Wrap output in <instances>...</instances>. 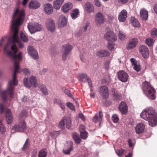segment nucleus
<instances>
[{
  "label": "nucleus",
  "mask_w": 157,
  "mask_h": 157,
  "mask_svg": "<svg viewBox=\"0 0 157 157\" xmlns=\"http://www.w3.org/2000/svg\"><path fill=\"white\" fill-rule=\"evenodd\" d=\"M96 54L97 56L101 57L108 56L110 55L109 52L105 50H100L97 51Z\"/></svg>",
  "instance_id": "28"
},
{
  "label": "nucleus",
  "mask_w": 157,
  "mask_h": 157,
  "mask_svg": "<svg viewBox=\"0 0 157 157\" xmlns=\"http://www.w3.org/2000/svg\"><path fill=\"white\" fill-rule=\"evenodd\" d=\"M142 85L144 92L147 97L151 99L154 100L155 98V91L150 83L146 81L143 83Z\"/></svg>",
  "instance_id": "4"
},
{
  "label": "nucleus",
  "mask_w": 157,
  "mask_h": 157,
  "mask_svg": "<svg viewBox=\"0 0 157 157\" xmlns=\"http://www.w3.org/2000/svg\"><path fill=\"white\" fill-rule=\"evenodd\" d=\"M94 2L96 5L98 7H100L101 4L99 0H94Z\"/></svg>",
  "instance_id": "60"
},
{
  "label": "nucleus",
  "mask_w": 157,
  "mask_h": 157,
  "mask_svg": "<svg viewBox=\"0 0 157 157\" xmlns=\"http://www.w3.org/2000/svg\"><path fill=\"white\" fill-rule=\"evenodd\" d=\"M47 152L44 149H42L40 151L38 154V157H46Z\"/></svg>",
  "instance_id": "38"
},
{
  "label": "nucleus",
  "mask_w": 157,
  "mask_h": 157,
  "mask_svg": "<svg viewBox=\"0 0 157 157\" xmlns=\"http://www.w3.org/2000/svg\"><path fill=\"white\" fill-rule=\"evenodd\" d=\"M105 39L108 42H114L117 39V37L114 33L111 31L107 32L104 35Z\"/></svg>",
  "instance_id": "8"
},
{
  "label": "nucleus",
  "mask_w": 157,
  "mask_h": 157,
  "mask_svg": "<svg viewBox=\"0 0 157 157\" xmlns=\"http://www.w3.org/2000/svg\"><path fill=\"white\" fill-rule=\"evenodd\" d=\"M86 10L88 13L94 12V8L93 5L89 2H86L85 4Z\"/></svg>",
  "instance_id": "27"
},
{
  "label": "nucleus",
  "mask_w": 157,
  "mask_h": 157,
  "mask_svg": "<svg viewBox=\"0 0 157 157\" xmlns=\"http://www.w3.org/2000/svg\"><path fill=\"white\" fill-rule=\"evenodd\" d=\"M118 1L119 3L123 4L127 3L128 2V0H118Z\"/></svg>",
  "instance_id": "62"
},
{
  "label": "nucleus",
  "mask_w": 157,
  "mask_h": 157,
  "mask_svg": "<svg viewBox=\"0 0 157 157\" xmlns=\"http://www.w3.org/2000/svg\"><path fill=\"white\" fill-rule=\"evenodd\" d=\"M139 51L143 56L147 58L148 56L149 52L148 48L145 45H142L139 48Z\"/></svg>",
  "instance_id": "13"
},
{
  "label": "nucleus",
  "mask_w": 157,
  "mask_h": 157,
  "mask_svg": "<svg viewBox=\"0 0 157 157\" xmlns=\"http://www.w3.org/2000/svg\"><path fill=\"white\" fill-rule=\"evenodd\" d=\"M80 58L81 60L83 62H85L86 59L85 57L83 55H81L80 56Z\"/></svg>",
  "instance_id": "63"
},
{
  "label": "nucleus",
  "mask_w": 157,
  "mask_h": 157,
  "mask_svg": "<svg viewBox=\"0 0 157 157\" xmlns=\"http://www.w3.org/2000/svg\"><path fill=\"white\" fill-rule=\"evenodd\" d=\"M140 14L143 20H147L148 17V12L145 9L143 8L140 10Z\"/></svg>",
  "instance_id": "22"
},
{
  "label": "nucleus",
  "mask_w": 157,
  "mask_h": 157,
  "mask_svg": "<svg viewBox=\"0 0 157 157\" xmlns=\"http://www.w3.org/2000/svg\"><path fill=\"white\" fill-rule=\"evenodd\" d=\"M131 22L132 25L135 27H140V24L138 20L134 17H132L131 19Z\"/></svg>",
  "instance_id": "32"
},
{
  "label": "nucleus",
  "mask_w": 157,
  "mask_h": 157,
  "mask_svg": "<svg viewBox=\"0 0 157 157\" xmlns=\"http://www.w3.org/2000/svg\"><path fill=\"white\" fill-rule=\"evenodd\" d=\"M5 128L2 121H0V132L2 133H4L5 132Z\"/></svg>",
  "instance_id": "45"
},
{
  "label": "nucleus",
  "mask_w": 157,
  "mask_h": 157,
  "mask_svg": "<svg viewBox=\"0 0 157 157\" xmlns=\"http://www.w3.org/2000/svg\"><path fill=\"white\" fill-rule=\"evenodd\" d=\"M113 96V99L116 101H118L121 98V96L115 90L112 91Z\"/></svg>",
  "instance_id": "31"
},
{
  "label": "nucleus",
  "mask_w": 157,
  "mask_h": 157,
  "mask_svg": "<svg viewBox=\"0 0 157 157\" xmlns=\"http://www.w3.org/2000/svg\"><path fill=\"white\" fill-rule=\"evenodd\" d=\"M72 6L73 5L71 3H67L63 6L62 9L64 12L67 13L72 8Z\"/></svg>",
  "instance_id": "26"
},
{
  "label": "nucleus",
  "mask_w": 157,
  "mask_h": 157,
  "mask_svg": "<svg viewBox=\"0 0 157 157\" xmlns=\"http://www.w3.org/2000/svg\"><path fill=\"white\" fill-rule=\"evenodd\" d=\"M28 29L31 33L40 31L42 29V26L37 23H29L28 25Z\"/></svg>",
  "instance_id": "6"
},
{
  "label": "nucleus",
  "mask_w": 157,
  "mask_h": 157,
  "mask_svg": "<svg viewBox=\"0 0 157 157\" xmlns=\"http://www.w3.org/2000/svg\"><path fill=\"white\" fill-rule=\"evenodd\" d=\"M66 105L70 109L73 110L75 109V108L74 105L72 103L70 102H68L67 103Z\"/></svg>",
  "instance_id": "46"
},
{
  "label": "nucleus",
  "mask_w": 157,
  "mask_h": 157,
  "mask_svg": "<svg viewBox=\"0 0 157 157\" xmlns=\"http://www.w3.org/2000/svg\"><path fill=\"white\" fill-rule=\"evenodd\" d=\"M17 72H16L15 74V78L16 80V84H14V82L13 80V77L14 74L13 75L12 80L10 81L8 84L7 88L6 90L2 91L1 93V98L4 102L7 101L8 100V96L9 95H10V98H13L15 96V95L13 93V90L14 89V85H17V78L16 77V74Z\"/></svg>",
  "instance_id": "3"
},
{
  "label": "nucleus",
  "mask_w": 157,
  "mask_h": 157,
  "mask_svg": "<svg viewBox=\"0 0 157 157\" xmlns=\"http://www.w3.org/2000/svg\"><path fill=\"white\" fill-rule=\"evenodd\" d=\"M112 120L115 123L118 122L119 121V118L117 115H114L112 116Z\"/></svg>",
  "instance_id": "50"
},
{
  "label": "nucleus",
  "mask_w": 157,
  "mask_h": 157,
  "mask_svg": "<svg viewBox=\"0 0 157 157\" xmlns=\"http://www.w3.org/2000/svg\"><path fill=\"white\" fill-rule=\"evenodd\" d=\"M79 79L83 82H85L89 79L86 74H81L79 75Z\"/></svg>",
  "instance_id": "36"
},
{
  "label": "nucleus",
  "mask_w": 157,
  "mask_h": 157,
  "mask_svg": "<svg viewBox=\"0 0 157 157\" xmlns=\"http://www.w3.org/2000/svg\"><path fill=\"white\" fill-rule=\"evenodd\" d=\"M118 79L123 82H125L128 81V74L123 71H121L117 73Z\"/></svg>",
  "instance_id": "10"
},
{
  "label": "nucleus",
  "mask_w": 157,
  "mask_h": 157,
  "mask_svg": "<svg viewBox=\"0 0 157 157\" xmlns=\"http://www.w3.org/2000/svg\"><path fill=\"white\" fill-rule=\"evenodd\" d=\"M40 4L36 0H31L28 5L29 8L31 9H36L40 7Z\"/></svg>",
  "instance_id": "12"
},
{
  "label": "nucleus",
  "mask_w": 157,
  "mask_h": 157,
  "mask_svg": "<svg viewBox=\"0 0 157 157\" xmlns=\"http://www.w3.org/2000/svg\"><path fill=\"white\" fill-rule=\"evenodd\" d=\"M124 150L122 149H121L119 150L117 152H116L117 155L119 156H121L124 153Z\"/></svg>",
  "instance_id": "52"
},
{
  "label": "nucleus",
  "mask_w": 157,
  "mask_h": 157,
  "mask_svg": "<svg viewBox=\"0 0 157 157\" xmlns=\"http://www.w3.org/2000/svg\"><path fill=\"white\" fill-rule=\"evenodd\" d=\"M99 92L103 98H106L108 97V89L106 86H101L99 89Z\"/></svg>",
  "instance_id": "16"
},
{
  "label": "nucleus",
  "mask_w": 157,
  "mask_h": 157,
  "mask_svg": "<svg viewBox=\"0 0 157 157\" xmlns=\"http://www.w3.org/2000/svg\"><path fill=\"white\" fill-rule=\"evenodd\" d=\"M110 63V61L109 60H107L104 63V66L106 69L109 68Z\"/></svg>",
  "instance_id": "51"
},
{
  "label": "nucleus",
  "mask_w": 157,
  "mask_h": 157,
  "mask_svg": "<svg viewBox=\"0 0 157 157\" xmlns=\"http://www.w3.org/2000/svg\"><path fill=\"white\" fill-rule=\"evenodd\" d=\"M67 21L66 17L63 15L60 16L58 21L59 26L61 27H63L67 25Z\"/></svg>",
  "instance_id": "23"
},
{
  "label": "nucleus",
  "mask_w": 157,
  "mask_h": 157,
  "mask_svg": "<svg viewBox=\"0 0 157 157\" xmlns=\"http://www.w3.org/2000/svg\"><path fill=\"white\" fill-rule=\"evenodd\" d=\"M36 150H34L33 151L31 154V157H36Z\"/></svg>",
  "instance_id": "64"
},
{
  "label": "nucleus",
  "mask_w": 157,
  "mask_h": 157,
  "mask_svg": "<svg viewBox=\"0 0 157 157\" xmlns=\"http://www.w3.org/2000/svg\"><path fill=\"white\" fill-rule=\"evenodd\" d=\"M59 127L61 129H64L65 128V123L63 118L59 122Z\"/></svg>",
  "instance_id": "42"
},
{
  "label": "nucleus",
  "mask_w": 157,
  "mask_h": 157,
  "mask_svg": "<svg viewBox=\"0 0 157 157\" xmlns=\"http://www.w3.org/2000/svg\"><path fill=\"white\" fill-rule=\"evenodd\" d=\"M154 40L151 38H149L146 40L145 42L146 44L149 46H151L153 44Z\"/></svg>",
  "instance_id": "41"
},
{
  "label": "nucleus",
  "mask_w": 157,
  "mask_h": 157,
  "mask_svg": "<svg viewBox=\"0 0 157 157\" xmlns=\"http://www.w3.org/2000/svg\"><path fill=\"white\" fill-rule=\"evenodd\" d=\"M23 72L25 75H29L30 74V71L26 68H24L23 69Z\"/></svg>",
  "instance_id": "57"
},
{
  "label": "nucleus",
  "mask_w": 157,
  "mask_h": 157,
  "mask_svg": "<svg viewBox=\"0 0 157 157\" xmlns=\"http://www.w3.org/2000/svg\"><path fill=\"white\" fill-rule=\"evenodd\" d=\"M64 1V0H56L53 2L54 8L56 10L59 9L61 6Z\"/></svg>",
  "instance_id": "25"
},
{
  "label": "nucleus",
  "mask_w": 157,
  "mask_h": 157,
  "mask_svg": "<svg viewBox=\"0 0 157 157\" xmlns=\"http://www.w3.org/2000/svg\"><path fill=\"white\" fill-rule=\"evenodd\" d=\"M21 38L22 40L24 42H27L28 40V38L23 33L21 34Z\"/></svg>",
  "instance_id": "44"
},
{
  "label": "nucleus",
  "mask_w": 157,
  "mask_h": 157,
  "mask_svg": "<svg viewBox=\"0 0 157 157\" xmlns=\"http://www.w3.org/2000/svg\"><path fill=\"white\" fill-rule=\"evenodd\" d=\"M72 148V147H71L70 149H68L67 150H63V152L65 154H68L70 153V151H71V149Z\"/></svg>",
  "instance_id": "61"
},
{
  "label": "nucleus",
  "mask_w": 157,
  "mask_h": 157,
  "mask_svg": "<svg viewBox=\"0 0 157 157\" xmlns=\"http://www.w3.org/2000/svg\"><path fill=\"white\" fill-rule=\"evenodd\" d=\"M39 89L42 93L44 95L48 94V92L46 86L44 84L40 85L39 86Z\"/></svg>",
  "instance_id": "29"
},
{
  "label": "nucleus",
  "mask_w": 157,
  "mask_h": 157,
  "mask_svg": "<svg viewBox=\"0 0 157 157\" xmlns=\"http://www.w3.org/2000/svg\"><path fill=\"white\" fill-rule=\"evenodd\" d=\"M27 111L25 110L23 111L20 115V118L22 120L25 119L27 116Z\"/></svg>",
  "instance_id": "43"
},
{
  "label": "nucleus",
  "mask_w": 157,
  "mask_h": 157,
  "mask_svg": "<svg viewBox=\"0 0 157 157\" xmlns=\"http://www.w3.org/2000/svg\"><path fill=\"white\" fill-rule=\"evenodd\" d=\"M72 48V47L69 44H66L63 46V52L69 53Z\"/></svg>",
  "instance_id": "34"
},
{
  "label": "nucleus",
  "mask_w": 157,
  "mask_h": 157,
  "mask_svg": "<svg viewBox=\"0 0 157 157\" xmlns=\"http://www.w3.org/2000/svg\"><path fill=\"white\" fill-rule=\"evenodd\" d=\"M62 90L64 91V93L65 94L67 95L69 97L73 98L70 91L69 89H66L65 87H63L62 88Z\"/></svg>",
  "instance_id": "40"
},
{
  "label": "nucleus",
  "mask_w": 157,
  "mask_h": 157,
  "mask_svg": "<svg viewBox=\"0 0 157 157\" xmlns=\"http://www.w3.org/2000/svg\"><path fill=\"white\" fill-rule=\"evenodd\" d=\"M29 54L33 59H36L38 58V54L37 52L32 46H29L27 48Z\"/></svg>",
  "instance_id": "11"
},
{
  "label": "nucleus",
  "mask_w": 157,
  "mask_h": 157,
  "mask_svg": "<svg viewBox=\"0 0 157 157\" xmlns=\"http://www.w3.org/2000/svg\"><path fill=\"white\" fill-rule=\"evenodd\" d=\"M79 10L76 9L73 11L71 13V16L73 19H75L79 15Z\"/></svg>",
  "instance_id": "37"
},
{
  "label": "nucleus",
  "mask_w": 157,
  "mask_h": 157,
  "mask_svg": "<svg viewBox=\"0 0 157 157\" xmlns=\"http://www.w3.org/2000/svg\"><path fill=\"white\" fill-rule=\"evenodd\" d=\"M103 117L102 113L100 111L98 113H97L93 119V121L95 123H97L98 121L101 120Z\"/></svg>",
  "instance_id": "30"
},
{
  "label": "nucleus",
  "mask_w": 157,
  "mask_h": 157,
  "mask_svg": "<svg viewBox=\"0 0 157 157\" xmlns=\"http://www.w3.org/2000/svg\"><path fill=\"white\" fill-rule=\"evenodd\" d=\"M130 61L132 65L135 66L137 64V61L135 59L133 58H132L130 59Z\"/></svg>",
  "instance_id": "58"
},
{
  "label": "nucleus",
  "mask_w": 157,
  "mask_h": 157,
  "mask_svg": "<svg viewBox=\"0 0 157 157\" xmlns=\"http://www.w3.org/2000/svg\"><path fill=\"white\" fill-rule=\"evenodd\" d=\"M25 13L24 10H19L16 9L14 11L11 20V29L13 31V35L12 37L9 39L6 44L4 49L8 55L14 60V75L13 79L14 84H16V80L15 78V74L18 72L19 69V63L17 59L18 57L20 61L22 59V54L19 52L18 56L16 53L18 51V48L16 44H17L19 47L22 48L23 46L22 43L20 42L18 36V27L21 25L25 18Z\"/></svg>",
  "instance_id": "1"
},
{
  "label": "nucleus",
  "mask_w": 157,
  "mask_h": 157,
  "mask_svg": "<svg viewBox=\"0 0 157 157\" xmlns=\"http://www.w3.org/2000/svg\"><path fill=\"white\" fill-rule=\"evenodd\" d=\"M138 43V40L137 38H133L130 40L127 45V47L128 50L133 48Z\"/></svg>",
  "instance_id": "17"
},
{
  "label": "nucleus",
  "mask_w": 157,
  "mask_h": 157,
  "mask_svg": "<svg viewBox=\"0 0 157 157\" xmlns=\"http://www.w3.org/2000/svg\"><path fill=\"white\" fill-rule=\"evenodd\" d=\"M43 8L44 11L47 14H50L52 13L53 11L52 5L49 3L45 4Z\"/></svg>",
  "instance_id": "18"
},
{
  "label": "nucleus",
  "mask_w": 157,
  "mask_h": 157,
  "mask_svg": "<svg viewBox=\"0 0 157 157\" xmlns=\"http://www.w3.org/2000/svg\"><path fill=\"white\" fill-rule=\"evenodd\" d=\"M26 128V125L25 122L22 121L13 126L11 130V132L13 133L16 132H23Z\"/></svg>",
  "instance_id": "7"
},
{
  "label": "nucleus",
  "mask_w": 157,
  "mask_h": 157,
  "mask_svg": "<svg viewBox=\"0 0 157 157\" xmlns=\"http://www.w3.org/2000/svg\"><path fill=\"white\" fill-rule=\"evenodd\" d=\"M63 118L67 128L69 129L71 125V118L70 117H64Z\"/></svg>",
  "instance_id": "33"
},
{
  "label": "nucleus",
  "mask_w": 157,
  "mask_h": 157,
  "mask_svg": "<svg viewBox=\"0 0 157 157\" xmlns=\"http://www.w3.org/2000/svg\"><path fill=\"white\" fill-rule=\"evenodd\" d=\"M23 82L24 85L26 87L30 88L33 85V86L36 87L38 86L37 82L35 77L31 76L28 80L27 78L25 77L24 79Z\"/></svg>",
  "instance_id": "5"
},
{
  "label": "nucleus",
  "mask_w": 157,
  "mask_h": 157,
  "mask_svg": "<svg viewBox=\"0 0 157 157\" xmlns=\"http://www.w3.org/2000/svg\"><path fill=\"white\" fill-rule=\"evenodd\" d=\"M120 111L123 114H125L127 112V107L126 103L124 102H122L119 107Z\"/></svg>",
  "instance_id": "24"
},
{
  "label": "nucleus",
  "mask_w": 157,
  "mask_h": 157,
  "mask_svg": "<svg viewBox=\"0 0 157 157\" xmlns=\"http://www.w3.org/2000/svg\"><path fill=\"white\" fill-rule=\"evenodd\" d=\"M72 137L77 144H79L81 141V140L79 137V135L76 133L73 134Z\"/></svg>",
  "instance_id": "35"
},
{
  "label": "nucleus",
  "mask_w": 157,
  "mask_h": 157,
  "mask_svg": "<svg viewBox=\"0 0 157 157\" xmlns=\"http://www.w3.org/2000/svg\"><path fill=\"white\" fill-rule=\"evenodd\" d=\"M105 20V18L102 13L98 12L96 14L95 21L97 25H100L104 22Z\"/></svg>",
  "instance_id": "9"
},
{
  "label": "nucleus",
  "mask_w": 157,
  "mask_h": 157,
  "mask_svg": "<svg viewBox=\"0 0 157 157\" xmlns=\"http://www.w3.org/2000/svg\"><path fill=\"white\" fill-rule=\"evenodd\" d=\"M54 102L55 104L57 103L59 105L63 102L59 99H55L54 100Z\"/></svg>",
  "instance_id": "55"
},
{
  "label": "nucleus",
  "mask_w": 157,
  "mask_h": 157,
  "mask_svg": "<svg viewBox=\"0 0 157 157\" xmlns=\"http://www.w3.org/2000/svg\"><path fill=\"white\" fill-rule=\"evenodd\" d=\"M144 128L145 126L144 124L141 123H138L135 127L136 132V133L140 134L144 131Z\"/></svg>",
  "instance_id": "21"
},
{
  "label": "nucleus",
  "mask_w": 157,
  "mask_h": 157,
  "mask_svg": "<svg viewBox=\"0 0 157 157\" xmlns=\"http://www.w3.org/2000/svg\"><path fill=\"white\" fill-rule=\"evenodd\" d=\"M58 133V132L56 131H54L50 133V134L51 136L55 138H56L57 136V135Z\"/></svg>",
  "instance_id": "54"
},
{
  "label": "nucleus",
  "mask_w": 157,
  "mask_h": 157,
  "mask_svg": "<svg viewBox=\"0 0 157 157\" xmlns=\"http://www.w3.org/2000/svg\"><path fill=\"white\" fill-rule=\"evenodd\" d=\"M125 36L126 35L125 34L122 32H119V37L121 40H124L125 38Z\"/></svg>",
  "instance_id": "47"
},
{
  "label": "nucleus",
  "mask_w": 157,
  "mask_h": 157,
  "mask_svg": "<svg viewBox=\"0 0 157 157\" xmlns=\"http://www.w3.org/2000/svg\"><path fill=\"white\" fill-rule=\"evenodd\" d=\"M140 116L143 119L148 121L149 124L152 127L157 124V114L151 108H148L143 111Z\"/></svg>",
  "instance_id": "2"
},
{
  "label": "nucleus",
  "mask_w": 157,
  "mask_h": 157,
  "mask_svg": "<svg viewBox=\"0 0 157 157\" xmlns=\"http://www.w3.org/2000/svg\"><path fill=\"white\" fill-rule=\"evenodd\" d=\"M6 120L7 124H9L13 121V117L10 109H7L6 111Z\"/></svg>",
  "instance_id": "19"
},
{
  "label": "nucleus",
  "mask_w": 157,
  "mask_h": 157,
  "mask_svg": "<svg viewBox=\"0 0 157 157\" xmlns=\"http://www.w3.org/2000/svg\"><path fill=\"white\" fill-rule=\"evenodd\" d=\"M108 48L111 51L113 50L114 49V45L113 43L110 42H108Z\"/></svg>",
  "instance_id": "48"
},
{
  "label": "nucleus",
  "mask_w": 157,
  "mask_h": 157,
  "mask_svg": "<svg viewBox=\"0 0 157 157\" xmlns=\"http://www.w3.org/2000/svg\"><path fill=\"white\" fill-rule=\"evenodd\" d=\"M5 108L4 105L1 103H0V112L1 113H2L4 112Z\"/></svg>",
  "instance_id": "56"
},
{
  "label": "nucleus",
  "mask_w": 157,
  "mask_h": 157,
  "mask_svg": "<svg viewBox=\"0 0 157 157\" xmlns=\"http://www.w3.org/2000/svg\"><path fill=\"white\" fill-rule=\"evenodd\" d=\"M127 17V13L125 10H123L119 13L118 19L120 22H124Z\"/></svg>",
  "instance_id": "15"
},
{
  "label": "nucleus",
  "mask_w": 157,
  "mask_h": 157,
  "mask_svg": "<svg viewBox=\"0 0 157 157\" xmlns=\"http://www.w3.org/2000/svg\"><path fill=\"white\" fill-rule=\"evenodd\" d=\"M151 34L153 37H155L157 36V29H153L151 30Z\"/></svg>",
  "instance_id": "49"
},
{
  "label": "nucleus",
  "mask_w": 157,
  "mask_h": 157,
  "mask_svg": "<svg viewBox=\"0 0 157 157\" xmlns=\"http://www.w3.org/2000/svg\"><path fill=\"white\" fill-rule=\"evenodd\" d=\"M29 146L30 144L29 140L28 139H26L23 147L22 148V149L23 150H25L29 148Z\"/></svg>",
  "instance_id": "39"
},
{
  "label": "nucleus",
  "mask_w": 157,
  "mask_h": 157,
  "mask_svg": "<svg viewBox=\"0 0 157 157\" xmlns=\"http://www.w3.org/2000/svg\"><path fill=\"white\" fill-rule=\"evenodd\" d=\"M69 53L63 52L62 55V59L63 60H66L67 59V56Z\"/></svg>",
  "instance_id": "59"
},
{
  "label": "nucleus",
  "mask_w": 157,
  "mask_h": 157,
  "mask_svg": "<svg viewBox=\"0 0 157 157\" xmlns=\"http://www.w3.org/2000/svg\"><path fill=\"white\" fill-rule=\"evenodd\" d=\"M46 26L49 31L53 32L55 28V23L52 19L49 18L46 21Z\"/></svg>",
  "instance_id": "14"
},
{
  "label": "nucleus",
  "mask_w": 157,
  "mask_h": 157,
  "mask_svg": "<svg viewBox=\"0 0 157 157\" xmlns=\"http://www.w3.org/2000/svg\"><path fill=\"white\" fill-rule=\"evenodd\" d=\"M85 127L83 125H81L79 127V131L80 133V135L82 138L83 139H86L87 137L88 133L85 130Z\"/></svg>",
  "instance_id": "20"
},
{
  "label": "nucleus",
  "mask_w": 157,
  "mask_h": 157,
  "mask_svg": "<svg viewBox=\"0 0 157 157\" xmlns=\"http://www.w3.org/2000/svg\"><path fill=\"white\" fill-rule=\"evenodd\" d=\"M133 69L136 71L137 72H138L140 71L141 70L140 67V65L137 64H136L133 67Z\"/></svg>",
  "instance_id": "53"
}]
</instances>
